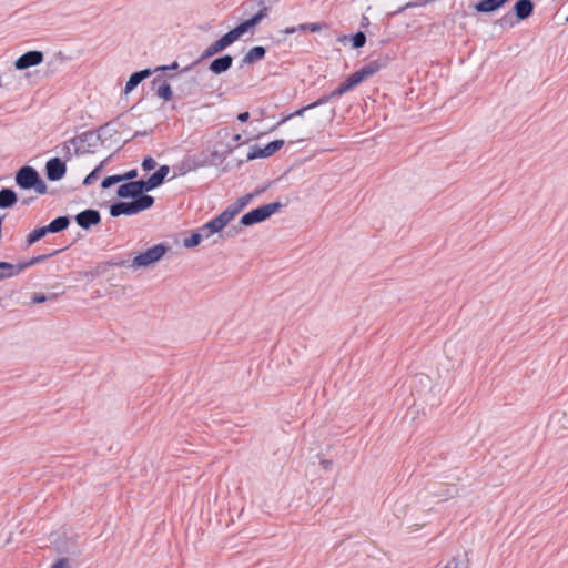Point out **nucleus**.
Instances as JSON below:
<instances>
[{
	"label": "nucleus",
	"mask_w": 568,
	"mask_h": 568,
	"mask_svg": "<svg viewBox=\"0 0 568 568\" xmlns=\"http://www.w3.org/2000/svg\"><path fill=\"white\" fill-rule=\"evenodd\" d=\"M16 184L22 190H34L38 194H45L48 186L41 179L38 171L30 166L24 165L16 173Z\"/></svg>",
	"instance_id": "f257e3e1"
},
{
	"label": "nucleus",
	"mask_w": 568,
	"mask_h": 568,
	"mask_svg": "<svg viewBox=\"0 0 568 568\" xmlns=\"http://www.w3.org/2000/svg\"><path fill=\"white\" fill-rule=\"evenodd\" d=\"M154 204L153 196H141L131 202H115L110 206V214L113 217L120 215H133L150 209Z\"/></svg>",
	"instance_id": "f03ea898"
},
{
	"label": "nucleus",
	"mask_w": 568,
	"mask_h": 568,
	"mask_svg": "<svg viewBox=\"0 0 568 568\" xmlns=\"http://www.w3.org/2000/svg\"><path fill=\"white\" fill-rule=\"evenodd\" d=\"M169 245L159 243L148 248L145 252L139 253L129 265L133 270L145 268L159 262L168 252Z\"/></svg>",
	"instance_id": "7ed1b4c3"
},
{
	"label": "nucleus",
	"mask_w": 568,
	"mask_h": 568,
	"mask_svg": "<svg viewBox=\"0 0 568 568\" xmlns=\"http://www.w3.org/2000/svg\"><path fill=\"white\" fill-rule=\"evenodd\" d=\"M282 206H283V204L281 202H273V203H268V204L258 206V207L245 213L241 217L240 223L243 226H251L256 223L263 222L266 219H268L271 215L276 213Z\"/></svg>",
	"instance_id": "20e7f679"
},
{
	"label": "nucleus",
	"mask_w": 568,
	"mask_h": 568,
	"mask_svg": "<svg viewBox=\"0 0 568 568\" xmlns=\"http://www.w3.org/2000/svg\"><path fill=\"white\" fill-rule=\"evenodd\" d=\"M146 186L144 184V180L131 181L128 183H123L118 187L116 194L121 199H138L141 196H149L144 192H146Z\"/></svg>",
	"instance_id": "39448f33"
},
{
	"label": "nucleus",
	"mask_w": 568,
	"mask_h": 568,
	"mask_svg": "<svg viewBox=\"0 0 568 568\" xmlns=\"http://www.w3.org/2000/svg\"><path fill=\"white\" fill-rule=\"evenodd\" d=\"M122 126H123L122 123H118L114 121H111V122H108V123L101 125L98 129V136L101 140V143L102 144L109 143V145H111V143H115V144L121 143L122 144L120 139L116 138L120 134V129Z\"/></svg>",
	"instance_id": "423d86ee"
},
{
	"label": "nucleus",
	"mask_w": 568,
	"mask_h": 568,
	"mask_svg": "<svg viewBox=\"0 0 568 568\" xmlns=\"http://www.w3.org/2000/svg\"><path fill=\"white\" fill-rule=\"evenodd\" d=\"M229 216V213H224L223 211L221 214H219L217 216L202 225L199 230L203 237L209 239L213 234L223 230L227 225V223L231 222Z\"/></svg>",
	"instance_id": "0eeeda50"
},
{
	"label": "nucleus",
	"mask_w": 568,
	"mask_h": 568,
	"mask_svg": "<svg viewBox=\"0 0 568 568\" xmlns=\"http://www.w3.org/2000/svg\"><path fill=\"white\" fill-rule=\"evenodd\" d=\"M284 140H274L267 143L264 148L253 146L247 153V160L263 159L273 155L275 152L282 149Z\"/></svg>",
	"instance_id": "6e6552de"
},
{
	"label": "nucleus",
	"mask_w": 568,
	"mask_h": 568,
	"mask_svg": "<svg viewBox=\"0 0 568 568\" xmlns=\"http://www.w3.org/2000/svg\"><path fill=\"white\" fill-rule=\"evenodd\" d=\"M74 220L81 229L89 230L91 226L98 225L101 222V214L98 210L87 209L79 212L74 216Z\"/></svg>",
	"instance_id": "1a4fd4ad"
},
{
	"label": "nucleus",
	"mask_w": 568,
	"mask_h": 568,
	"mask_svg": "<svg viewBox=\"0 0 568 568\" xmlns=\"http://www.w3.org/2000/svg\"><path fill=\"white\" fill-rule=\"evenodd\" d=\"M67 173L65 162L60 158H52L45 163V175L50 181H60Z\"/></svg>",
	"instance_id": "9d476101"
},
{
	"label": "nucleus",
	"mask_w": 568,
	"mask_h": 568,
	"mask_svg": "<svg viewBox=\"0 0 568 568\" xmlns=\"http://www.w3.org/2000/svg\"><path fill=\"white\" fill-rule=\"evenodd\" d=\"M43 61V53L38 50H32L20 55L16 62L14 67L17 70H26L28 68L40 64Z\"/></svg>",
	"instance_id": "9b49d317"
},
{
	"label": "nucleus",
	"mask_w": 568,
	"mask_h": 568,
	"mask_svg": "<svg viewBox=\"0 0 568 568\" xmlns=\"http://www.w3.org/2000/svg\"><path fill=\"white\" fill-rule=\"evenodd\" d=\"M169 172V165H161L148 180H144L146 190L151 191L159 187L165 180Z\"/></svg>",
	"instance_id": "f8f14e48"
},
{
	"label": "nucleus",
	"mask_w": 568,
	"mask_h": 568,
	"mask_svg": "<svg viewBox=\"0 0 568 568\" xmlns=\"http://www.w3.org/2000/svg\"><path fill=\"white\" fill-rule=\"evenodd\" d=\"M233 64V57L225 54L215 58L209 65V70L214 74H222L226 72Z\"/></svg>",
	"instance_id": "ddd939ff"
},
{
	"label": "nucleus",
	"mask_w": 568,
	"mask_h": 568,
	"mask_svg": "<svg viewBox=\"0 0 568 568\" xmlns=\"http://www.w3.org/2000/svg\"><path fill=\"white\" fill-rule=\"evenodd\" d=\"M152 74V71L150 69H144L141 71H136L132 73L126 81V84L124 87V94H129L131 91H133L143 80L149 78Z\"/></svg>",
	"instance_id": "4468645a"
},
{
	"label": "nucleus",
	"mask_w": 568,
	"mask_h": 568,
	"mask_svg": "<svg viewBox=\"0 0 568 568\" xmlns=\"http://www.w3.org/2000/svg\"><path fill=\"white\" fill-rule=\"evenodd\" d=\"M209 164L207 156L205 154L187 156L181 164V169L184 172L194 171Z\"/></svg>",
	"instance_id": "2eb2a0df"
},
{
	"label": "nucleus",
	"mask_w": 568,
	"mask_h": 568,
	"mask_svg": "<svg viewBox=\"0 0 568 568\" xmlns=\"http://www.w3.org/2000/svg\"><path fill=\"white\" fill-rule=\"evenodd\" d=\"M254 199V194H245L244 196L237 199V201L224 210V213H229V217L232 221L252 200Z\"/></svg>",
	"instance_id": "dca6fc26"
},
{
	"label": "nucleus",
	"mask_w": 568,
	"mask_h": 568,
	"mask_svg": "<svg viewBox=\"0 0 568 568\" xmlns=\"http://www.w3.org/2000/svg\"><path fill=\"white\" fill-rule=\"evenodd\" d=\"M514 11L518 20H525L532 14L534 3L531 0H518L514 6Z\"/></svg>",
	"instance_id": "f3484780"
},
{
	"label": "nucleus",
	"mask_w": 568,
	"mask_h": 568,
	"mask_svg": "<svg viewBox=\"0 0 568 568\" xmlns=\"http://www.w3.org/2000/svg\"><path fill=\"white\" fill-rule=\"evenodd\" d=\"M266 54V50L262 45L251 48L242 59L243 64H252L258 60H262Z\"/></svg>",
	"instance_id": "a211bd4d"
},
{
	"label": "nucleus",
	"mask_w": 568,
	"mask_h": 568,
	"mask_svg": "<svg viewBox=\"0 0 568 568\" xmlns=\"http://www.w3.org/2000/svg\"><path fill=\"white\" fill-rule=\"evenodd\" d=\"M18 201L17 194L13 190L4 187L0 190V207L8 209L13 206Z\"/></svg>",
	"instance_id": "6ab92c4d"
},
{
	"label": "nucleus",
	"mask_w": 568,
	"mask_h": 568,
	"mask_svg": "<svg viewBox=\"0 0 568 568\" xmlns=\"http://www.w3.org/2000/svg\"><path fill=\"white\" fill-rule=\"evenodd\" d=\"M70 224V219L68 216H59L52 220L48 225L47 230L49 233H58L65 230Z\"/></svg>",
	"instance_id": "aec40b11"
},
{
	"label": "nucleus",
	"mask_w": 568,
	"mask_h": 568,
	"mask_svg": "<svg viewBox=\"0 0 568 568\" xmlns=\"http://www.w3.org/2000/svg\"><path fill=\"white\" fill-rule=\"evenodd\" d=\"M48 233L49 231L47 230V225L33 230L31 233L28 234L26 239V246L29 247L33 245L34 243L43 239Z\"/></svg>",
	"instance_id": "412c9836"
},
{
	"label": "nucleus",
	"mask_w": 568,
	"mask_h": 568,
	"mask_svg": "<svg viewBox=\"0 0 568 568\" xmlns=\"http://www.w3.org/2000/svg\"><path fill=\"white\" fill-rule=\"evenodd\" d=\"M19 267H20V263L17 265H13L8 262H0V270L7 271V272H0V275L3 276V280L16 276L23 271V270H18Z\"/></svg>",
	"instance_id": "4be33fe9"
},
{
	"label": "nucleus",
	"mask_w": 568,
	"mask_h": 568,
	"mask_svg": "<svg viewBox=\"0 0 568 568\" xmlns=\"http://www.w3.org/2000/svg\"><path fill=\"white\" fill-rule=\"evenodd\" d=\"M499 8L500 7L496 0H483L475 4V10L481 13H489L498 10Z\"/></svg>",
	"instance_id": "5701e85b"
},
{
	"label": "nucleus",
	"mask_w": 568,
	"mask_h": 568,
	"mask_svg": "<svg viewBox=\"0 0 568 568\" xmlns=\"http://www.w3.org/2000/svg\"><path fill=\"white\" fill-rule=\"evenodd\" d=\"M382 68V63L378 61H371L368 64L364 65L359 69L361 74L363 75L364 80L368 79L369 77L374 75L376 72H378Z\"/></svg>",
	"instance_id": "b1692460"
},
{
	"label": "nucleus",
	"mask_w": 568,
	"mask_h": 568,
	"mask_svg": "<svg viewBox=\"0 0 568 568\" xmlns=\"http://www.w3.org/2000/svg\"><path fill=\"white\" fill-rule=\"evenodd\" d=\"M58 252L59 251H54V252H51V253H48V254H42V255L34 256V257L30 258L29 261L20 263V267L18 270H26V268H28L30 266L39 264V263L45 261L47 258H49L50 256H53Z\"/></svg>",
	"instance_id": "393cba45"
},
{
	"label": "nucleus",
	"mask_w": 568,
	"mask_h": 568,
	"mask_svg": "<svg viewBox=\"0 0 568 568\" xmlns=\"http://www.w3.org/2000/svg\"><path fill=\"white\" fill-rule=\"evenodd\" d=\"M260 4L262 8L252 18L247 19L252 28L257 26L268 14V8L264 6V1H260Z\"/></svg>",
	"instance_id": "a878e982"
},
{
	"label": "nucleus",
	"mask_w": 568,
	"mask_h": 568,
	"mask_svg": "<svg viewBox=\"0 0 568 568\" xmlns=\"http://www.w3.org/2000/svg\"><path fill=\"white\" fill-rule=\"evenodd\" d=\"M250 29H252V26L250 24V22L247 20H245V21L241 22L240 24H237L234 29L230 30V33L236 41Z\"/></svg>",
	"instance_id": "bb28decb"
},
{
	"label": "nucleus",
	"mask_w": 568,
	"mask_h": 568,
	"mask_svg": "<svg viewBox=\"0 0 568 568\" xmlns=\"http://www.w3.org/2000/svg\"><path fill=\"white\" fill-rule=\"evenodd\" d=\"M156 95L165 101L171 100L173 93L171 87L163 81L158 88H156Z\"/></svg>",
	"instance_id": "cd10ccee"
},
{
	"label": "nucleus",
	"mask_w": 568,
	"mask_h": 568,
	"mask_svg": "<svg viewBox=\"0 0 568 568\" xmlns=\"http://www.w3.org/2000/svg\"><path fill=\"white\" fill-rule=\"evenodd\" d=\"M203 239L204 237L199 230L197 232L192 233L191 236L184 239L183 245H184V247H187V248L195 247L201 243V241Z\"/></svg>",
	"instance_id": "c85d7f7f"
},
{
	"label": "nucleus",
	"mask_w": 568,
	"mask_h": 568,
	"mask_svg": "<svg viewBox=\"0 0 568 568\" xmlns=\"http://www.w3.org/2000/svg\"><path fill=\"white\" fill-rule=\"evenodd\" d=\"M222 48L217 41L209 45L205 51L202 53L200 61L211 58L220 52H222Z\"/></svg>",
	"instance_id": "c756f323"
},
{
	"label": "nucleus",
	"mask_w": 568,
	"mask_h": 568,
	"mask_svg": "<svg viewBox=\"0 0 568 568\" xmlns=\"http://www.w3.org/2000/svg\"><path fill=\"white\" fill-rule=\"evenodd\" d=\"M353 48L359 49L365 45L366 43V34L363 31L356 32L352 37Z\"/></svg>",
	"instance_id": "7c9ffc66"
},
{
	"label": "nucleus",
	"mask_w": 568,
	"mask_h": 568,
	"mask_svg": "<svg viewBox=\"0 0 568 568\" xmlns=\"http://www.w3.org/2000/svg\"><path fill=\"white\" fill-rule=\"evenodd\" d=\"M353 89V85L351 82L346 79L344 82H342L335 90H333V95L341 97L344 93L348 92Z\"/></svg>",
	"instance_id": "2f4dec72"
},
{
	"label": "nucleus",
	"mask_w": 568,
	"mask_h": 568,
	"mask_svg": "<svg viewBox=\"0 0 568 568\" xmlns=\"http://www.w3.org/2000/svg\"><path fill=\"white\" fill-rule=\"evenodd\" d=\"M120 182H122V178H120V175H119V174H116V175H110V176H106V178L102 181L101 186H102V189H109V187H111L112 185L118 184V183H120Z\"/></svg>",
	"instance_id": "473e14b6"
},
{
	"label": "nucleus",
	"mask_w": 568,
	"mask_h": 568,
	"mask_svg": "<svg viewBox=\"0 0 568 568\" xmlns=\"http://www.w3.org/2000/svg\"><path fill=\"white\" fill-rule=\"evenodd\" d=\"M311 109H313V108L311 106V104L305 105V106H303V108H301V109L296 110L295 112H293V113L288 114L287 116L283 118V119L277 123V125H281L282 123H284V122L288 121V120H290V119H292L293 116H303V115H304V113H305V111L311 110Z\"/></svg>",
	"instance_id": "72a5a7b5"
},
{
	"label": "nucleus",
	"mask_w": 568,
	"mask_h": 568,
	"mask_svg": "<svg viewBox=\"0 0 568 568\" xmlns=\"http://www.w3.org/2000/svg\"><path fill=\"white\" fill-rule=\"evenodd\" d=\"M102 169V164L98 165L91 173H89L85 179L83 180L84 185L92 184L99 176V173Z\"/></svg>",
	"instance_id": "f704fd0d"
},
{
	"label": "nucleus",
	"mask_w": 568,
	"mask_h": 568,
	"mask_svg": "<svg viewBox=\"0 0 568 568\" xmlns=\"http://www.w3.org/2000/svg\"><path fill=\"white\" fill-rule=\"evenodd\" d=\"M217 42L220 43L222 50L226 49L227 47H230L232 43L235 42V39L232 37V34L230 33V31L227 33H225L223 37H221Z\"/></svg>",
	"instance_id": "c9c22d12"
},
{
	"label": "nucleus",
	"mask_w": 568,
	"mask_h": 568,
	"mask_svg": "<svg viewBox=\"0 0 568 568\" xmlns=\"http://www.w3.org/2000/svg\"><path fill=\"white\" fill-rule=\"evenodd\" d=\"M443 568H468V561L452 558Z\"/></svg>",
	"instance_id": "e433bc0d"
},
{
	"label": "nucleus",
	"mask_w": 568,
	"mask_h": 568,
	"mask_svg": "<svg viewBox=\"0 0 568 568\" xmlns=\"http://www.w3.org/2000/svg\"><path fill=\"white\" fill-rule=\"evenodd\" d=\"M334 98H337V95H333V91H332L329 94H325V95L321 97L318 100H316L315 102L311 103V106L313 109L317 108L320 105L327 103L329 100H332Z\"/></svg>",
	"instance_id": "4c0bfd02"
},
{
	"label": "nucleus",
	"mask_w": 568,
	"mask_h": 568,
	"mask_svg": "<svg viewBox=\"0 0 568 568\" xmlns=\"http://www.w3.org/2000/svg\"><path fill=\"white\" fill-rule=\"evenodd\" d=\"M347 80L351 82V84L354 87L358 85L359 83H362L364 81V78L363 75L361 74L359 70H357L356 72L352 73Z\"/></svg>",
	"instance_id": "58836bf2"
},
{
	"label": "nucleus",
	"mask_w": 568,
	"mask_h": 568,
	"mask_svg": "<svg viewBox=\"0 0 568 568\" xmlns=\"http://www.w3.org/2000/svg\"><path fill=\"white\" fill-rule=\"evenodd\" d=\"M155 166H156V162L152 156H146L142 161V169L144 171H151V170L155 169Z\"/></svg>",
	"instance_id": "ea45409f"
},
{
	"label": "nucleus",
	"mask_w": 568,
	"mask_h": 568,
	"mask_svg": "<svg viewBox=\"0 0 568 568\" xmlns=\"http://www.w3.org/2000/svg\"><path fill=\"white\" fill-rule=\"evenodd\" d=\"M120 178H122V181H132L133 179H135L138 176V170L136 169H132L128 172H125L124 174H119Z\"/></svg>",
	"instance_id": "a19ab883"
},
{
	"label": "nucleus",
	"mask_w": 568,
	"mask_h": 568,
	"mask_svg": "<svg viewBox=\"0 0 568 568\" xmlns=\"http://www.w3.org/2000/svg\"><path fill=\"white\" fill-rule=\"evenodd\" d=\"M51 568H71L70 560L68 558H60Z\"/></svg>",
	"instance_id": "79ce46f5"
},
{
	"label": "nucleus",
	"mask_w": 568,
	"mask_h": 568,
	"mask_svg": "<svg viewBox=\"0 0 568 568\" xmlns=\"http://www.w3.org/2000/svg\"><path fill=\"white\" fill-rule=\"evenodd\" d=\"M325 27H326L325 23H320V22L307 23V31H310V32H318L322 29H324Z\"/></svg>",
	"instance_id": "37998d69"
},
{
	"label": "nucleus",
	"mask_w": 568,
	"mask_h": 568,
	"mask_svg": "<svg viewBox=\"0 0 568 568\" xmlns=\"http://www.w3.org/2000/svg\"><path fill=\"white\" fill-rule=\"evenodd\" d=\"M47 300H49V297L47 295L42 294V293H36L32 296V302L36 303V304L43 303Z\"/></svg>",
	"instance_id": "c03bdc74"
},
{
	"label": "nucleus",
	"mask_w": 568,
	"mask_h": 568,
	"mask_svg": "<svg viewBox=\"0 0 568 568\" xmlns=\"http://www.w3.org/2000/svg\"><path fill=\"white\" fill-rule=\"evenodd\" d=\"M434 494L437 496H443L444 499H447L449 497H454V495L457 494V488L455 486H452L447 489L446 494H439V493H434Z\"/></svg>",
	"instance_id": "a18cd8bd"
},
{
	"label": "nucleus",
	"mask_w": 568,
	"mask_h": 568,
	"mask_svg": "<svg viewBox=\"0 0 568 568\" xmlns=\"http://www.w3.org/2000/svg\"><path fill=\"white\" fill-rule=\"evenodd\" d=\"M146 134H148L146 131H144V132L136 131L131 138H128L124 141H122V145L128 143L129 141H131L132 139H134L136 136L146 135Z\"/></svg>",
	"instance_id": "49530a36"
},
{
	"label": "nucleus",
	"mask_w": 568,
	"mask_h": 568,
	"mask_svg": "<svg viewBox=\"0 0 568 568\" xmlns=\"http://www.w3.org/2000/svg\"><path fill=\"white\" fill-rule=\"evenodd\" d=\"M321 465L322 467L325 469V470H329L333 466V462L332 460H328V459H323L321 462Z\"/></svg>",
	"instance_id": "de8ad7c7"
},
{
	"label": "nucleus",
	"mask_w": 568,
	"mask_h": 568,
	"mask_svg": "<svg viewBox=\"0 0 568 568\" xmlns=\"http://www.w3.org/2000/svg\"><path fill=\"white\" fill-rule=\"evenodd\" d=\"M250 118V113L247 111L242 112L237 115V120L241 122H246Z\"/></svg>",
	"instance_id": "09e8293b"
},
{
	"label": "nucleus",
	"mask_w": 568,
	"mask_h": 568,
	"mask_svg": "<svg viewBox=\"0 0 568 568\" xmlns=\"http://www.w3.org/2000/svg\"><path fill=\"white\" fill-rule=\"evenodd\" d=\"M178 67H179L178 62H173V63H172L171 65H169V67L164 65V67H161V68H159V69H160V70H175V69H178Z\"/></svg>",
	"instance_id": "8fccbe9b"
},
{
	"label": "nucleus",
	"mask_w": 568,
	"mask_h": 568,
	"mask_svg": "<svg viewBox=\"0 0 568 568\" xmlns=\"http://www.w3.org/2000/svg\"><path fill=\"white\" fill-rule=\"evenodd\" d=\"M266 189H267V186H263V187L256 189L252 194H254V197H255V196H258V195H261V194H262Z\"/></svg>",
	"instance_id": "3c124183"
},
{
	"label": "nucleus",
	"mask_w": 568,
	"mask_h": 568,
	"mask_svg": "<svg viewBox=\"0 0 568 568\" xmlns=\"http://www.w3.org/2000/svg\"><path fill=\"white\" fill-rule=\"evenodd\" d=\"M295 29L296 31H307V23H301Z\"/></svg>",
	"instance_id": "603ef678"
},
{
	"label": "nucleus",
	"mask_w": 568,
	"mask_h": 568,
	"mask_svg": "<svg viewBox=\"0 0 568 568\" xmlns=\"http://www.w3.org/2000/svg\"><path fill=\"white\" fill-rule=\"evenodd\" d=\"M285 34H293L296 32L295 27H288L283 31Z\"/></svg>",
	"instance_id": "864d4df0"
},
{
	"label": "nucleus",
	"mask_w": 568,
	"mask_h": 568,
	"mask_svg": "<svg viewBox=\"0 0 568 568\" xmlns=\"http://www.w3.org/2000/svg\"><path fill=\"white\" fill-rule=\"evenodd\" d=\"M63 150L65 151V154L68 155V156H67V160H69V159H70V154H71V149H70V146L68 145V143H64V145H63Z\"/></svg>",
	"instance_id": "5fc2aeb1"
},
{
	"label": "nucleus",
	"mask_w": 568,
	"mask_h": 568,
	"mask_svg": "<svg viewBox=\"0 0 568 568\" xmlns=\"http://www.w3.org/2000/svg\"><path fill=\"white\" fill-rule=\"evenodd\" d=\"M496 1H497L498 6L501 8L509 0H496Z\"/></svg>",
	"instance_id": "6e6d98bb"
},
{
	"label": "nucleus",
	"mask_w": 568,
	"mask_h": 568,
	"mask_svg": "<svg viewBox=\"0 0 568 568\" xmlns=\"http://www.w3.org/2000/svg\"><path fill=\"white\" fill-rule=\"evenodd\" d=\"M241 139H242L241 134H235V135L233 136L234 142H240V141H241Z\"/></svg>",
	"instance_id": "4d7b16f0"
},
{
	"label": "nucleus",
	"mask_w": 568,
	"mask_h": 568,
	"mask_svg": "<svg viewBox=\"0 0 568 568\" xmlns=\"http://www.w3.org/2000/svg\"><path fill=\"white\" fill-rule=\"evenodd\" d=\"M114 265H116V266H124V265H125V262H124V261H122V262H119V263H114Z\"/></svg>",
	"instance_id": "13d9d810"
},
{
	"label": "nucleus",
	"mask_w": 568,
	"mask_h": 568,
	"mask_svg": "<svg viewBox=\"0 0 568 568\" xmlns=\"http://www.w3.org/2000/svg\"><path fill=\"white\" fill-rule=\"evenodd\" d=\"M410 7H415V4H414V3H412V2H408V3L406 4V8H410Z\"/></svg>",
	"instance_id": "bf43d9fd"
},
{
	"label": "nucleus",
	"mask_w": 568,
	"mask_h": 568,
	"mask_svg": "<svg viewBox=\"0 0 568 568\" xmlns=\"http://www.w3.org/2000/svg\"><path fill=\"white\" fill-rule=\"evenodd\" d=\"M68 143L74 144L75 143V139H71Z\"/></svg>",
	"instance_id": "052dcab7"
},
{
	"label": "nucleus",
	"mask_w": 568,
	"mask_h": 568,
	"mask_svg": "<svg viewBox=\"0 0 568 568\" xmlns=\"http://www.w3.org/2000/svg\"><path fill=\"white\" fill-rule=\"evenodd\" d=\"M2 280H3V276H2V275H0V281H2Z\"/></svg>",
	"instance_id": "680f3d73"
}]
</instances>
